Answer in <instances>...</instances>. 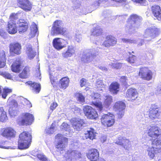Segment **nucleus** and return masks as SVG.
<instances>
[{"mask_svg": "<svg viewBox=\"0 0 161 161\" xmlns=\"http://www.w3.org/2000/svg\"><path fill=\"white\" fill-rule=\"evenodd\" d=\"M142 18L136 14H132L128 19L125 27L126 31L129 33H134L140 25Z\"/></svg>", "mask_w": 161, "mask_h": 161, "instance_id": "nucleus-1", "label": "nucleus"}, {"mask_svg": "<svg viewBox=\"0 0 161 161\" xmlns=\"http://www.w3.org/2000/svg\"><path fill=\"white\" fill-rule=\"evenodd\" d=\"M32 138L31 134L28 132H23L19 135L18 147L19 149H23L28 148Z\"/></svg>", "mask_w": 161, "mask_h": 161, "instance_id": "nucleus-2", "label": "nucleus"}, {"mask_svg": "<svg viewBox=\"0 0 161 161\" xmlns=\"http://www.w3.org/2000/svg\"><path fill=\"white\" fill-rule=\"evenodd\" d=\"M55 140L57 142L56 146V150L57 152V154L59 155L63 153L67 143L68 139L64 137L61 134H58L55 136Z\"/></svg>", "mask_w": 161, "mask_h": 161, "instance_id": "nucleus-3", "label": "nucleus"}, {"mask_svg": "<svg viewBox=\"0 0 161 161\" xmlns=\"http://www.w3.org/2000/svg\"><path fill=\"white\" fill-rule=\"evenodd\" d=\"M62 24V21L59 20L55 21L52 27L51 34L53 35L55 34H64L66 32V29L65 28L61 27Z\"/></svg>", "mask_w": 161, "mask_h": 161, "instance_id": "nucleus-4", "label": "nucleus"}, {"mask_svg": "<svg viewBox=\"0 0 161 161\" xmlns=\"http://www.w3.org/2000/svg\"><path fill=\"white\" fill-rule=\"evenodd\" d=\"M101 120L103 124L108 127L112 125L114 123V116L110 113L101 115Z\"/></svg>", "mask_w": 161, "mask_h": 161, "instance_id": "nucleus-5", "label": "nucleus"}, {"mask_svg": "<svg viewBox=\"0 0 161 161\" xmlns=\"http://www.w3.org/2000/svg\"><path fill=\"white\" fill-rule=\"evenodd\" d=\"M147 131V133L150 140H154L158 136L161 137V130L157 126L148 127Z\"/></svg>", "mask_w": 161, "mask_h": 161, "instance_id": "nucleus-6", "label": "nucleus"}, {"mask_svg": "<svg viewBox=\"0 0 161 161\" xmlns=\"http://www.w3.org/2000/svg\"><path fill=\"white\" fill-rule=\"evenodd\" d=\"M18 14L13 13L10 16V20L8 22V32L11 34H14L16 33L17 30L15 22L14 20L18 18Z\"/></svg>", "mask_w": 161, "mask_h": 161, "instance_id": "nucleus-7", "label": "nucleus"}, {"mask_svg": "<svg viewBox=\"0 0 161 161\" xmlns=\"http://www.w3.org/2000/svg\"><path fill=\"white\" fill-rule=\"evenodd\" d=\"M33 115L29 113H24L22 114L21 119L18 121L20 125H31L34 120Z\"/></svg>", "mask_w": 161, "mask_h": 161, "instance_id": "nucleus-8", "label": "nucleus"}, {"mask_svg": "<svg viewBox=\"0 0 161 161\" xmlns=\"http://www.w3.org/2000/svg\"><path fill=\"white\" fill-rule=\"evenodd\" d=\"M158 111V107L157 105H152L149 110L148 115L149 118L152 120L158 119L160 114V112Z\"/></svg>", "mask_w": 161, "mask_h": 161, "instance_id": "nucleus-9", "label": "nucleus"}, {"mask_svg": "<svg viewBox=\"0 0 161 161\" xmlns=\"http://www.w3.org/2000/svg\"><path fill=\"white\" fill-rule=\"evenodd\" d=\"M115 143L122 146L126 150H129L131 147V145L129 140L121 136L118 137Z\"/></svg>", "mask_w": 161, "mask_h": 161, "instance_id": "nucleus-10", "label": "nucleus"}, {"mask_svg": "<svg viewBox=\"0 0 161 161\" xmlns=\"http://www.w3.org/2000/svg\"><path fill=\"white\" fill-rule=\"evenodd\" d=\"M158 34V29L154 26L150 27L147 29L143 36L144 37L150 38L151 40L156 37Z\"/></svg>", "mask_w": 161, "mask_h": 161, "instance_id": "nucleus-11", "label": "nucleus"}, {"mask_svg": "<svg viewBox=\"0 0 161 161\" xmlns=\"http://www.w3.org/2000/svg\"><path fill=\"white\" fill-rule=\"evenodd\" d=\"M83 110L85 115L89 119H95L97 117V112L91 106L88 105L85 106Z\"/></svg>", "mask_w": 161, "mask_h": 161, "instance_id": "nucleus-12", "label": "nucleus"}, {"mask_svg": "<svg viewBox=\"0 0 161 161\" xmlns=\"http://www.w3.org/2000/svg\"><path fill=\"white\" fill-rule=\"evenodd\" d=\"M153 73L150 70L147 68H141L139 71V75L143 79L149 80L152 79Z\"/></svg>", "mask_w": 161, "mask_h": 161, "instance_id": "nucleus-13", "label": "nucleus"}, {"mask_svg": "<svg viewBox=\"0 0 161 161\" xmlns=\"http://www.w3.org/2000/svg\"><path fill=\"white\" fill-rule=\"evenodd\" d=\"M92 99V103L100 111L103 110V106L102 103L99 102V100L101 99L100 94L98 93H93V95H91Z\"/></svg>", "mask_w": 161, "mask_h": 161, "instance_id": "nucleus-14", "label": "nucleus"}, {"mask_svg": "<svg viewBox=\"0 0 161 161\" xmlns=\"http://www.w3.org/2000/svg\"><path fill=\"white\" fill-rule=\"evenodd\" d=\"M71 122L73 128L77 131L80 130L83 125L85 124L83 119L79 118H72L71 120Z\"/></svg>", "mask_w": 161, "mask_h": 161, "instance_id": "nucleus-15", "label": "nucleus"}, {"mask_svg": "<svg viewBox=\"0 0 161 161\" xmlns=\"http://www.w3.org/2000/svg\"><path fill=\"white\" fill-rule=\"evenodd\" d=\"M2 135L7 138H10L15 136L16 132L13 128L7 127L2 129Z\"/></svg>", "mask_w": 161, "mask_h": 161, "instance_id": "nucleus-16", "label": "nucleus"}, {"mask_svg": "<svg viewBox=\"0 0 161 161\" xmlns=\"http://www.w3.org/2000/svg\"><path fill=\"white\" fill-rule=\"evenodd\" d=\"M17 2L19 7L25 11L31 10L32 5L28 0H17Z\"/></svg>", "mask_w": 161, "mask_h": 161, "instance_id": "nucleus-17", "label": "nucleus"}, {"mask_svg": "<svg viewBox=\"0 0 161 161\" xmlns=\"http://www.w3.org/2000/svg\"><path fill=\"white\" fill-rule=\"evenodd\" d=\"M65 156L68 161H71L74 158H79L80 154L78 151L74 150H69L65 154Z\"/></svg>", "mask_w": 161, "mask_h": 161, "instance_id": "nucleus-18", "label": "nucleus"}, {"mask_svg": "<svg viewBox=\"0 0 161 161\" xmlns=\"http://www.w3.org/2000/svg\"><path fill=\"white\" fill-rule=\"evenodd\" d=\"M148 156L151 159H153L158 153L161 152V147L156 148L155 146L149 147L147 149Z\"/></svg>", "mask_w": 161, "mask_h": 161, "instance_id": "nucleus-19", "label": "nucleus"}, {"mask_svg": "<svg viewBox=\"0 0 161 161\" xmlns=\"http://www.w3.org/2000/svg\"><path fill=\"white\" fill-rule=\"evenodd\" d=\"M99 153L97 149H93L89 151L86 154L87 158L90 160L96 161L98 159Z\"/></svg>", "mask_w": 161, "mask_h": 161, "instance_id": "nucleus-20", "label": "nucleus"}, {"mask_svg": "<svg viewBox=\"0 0 161 161\" xmlns=\"http://www.w3.org/2000/svg\"><path fill=\"white\" fill-rule=\"evenodd\" d=\"M53 43L54 47L58 50L61 49L65 47V41L61 38L54 39Z\"/></svg>", "mask_w": 161, "mask_h": 161, "instance_id": "nucleus-21", "label": "nucleus"}, {"mask_svg": "<svg viewBox=\"0 0 161 161\" xmlns=\"http://www.w3.org/2000/svg\"><path fill=\"white\" fill-rule=\"evenodd\" d=\"M95 54L93 52L92 53L89 52L84 53L81 58L82 61L85 62H90L92 60L93 58L96 57L97 53H95Z\"/></svg>", "mask_w": 161, "mask_h": 161, "instance_id": "nucleus-22", "label": "nucleus"}, {"mask_svg": "<svg viewBox=\"0 0 161 161\" xmlns=\"http://www.w3.org/2000/svg\"><path fill=\"white\" fill-rule=\"evenodd\" d=\"M19 24L18 31L19 33L22 34L27 31L28 27V23L26 20L20 19L19 21Z\"/></svg>", "mask_w": 161, "mask_h": 161, "instance_id": "nucleus-23", "label": "nucleus"}, {"mask_svg": "<svg viewBox=\"0 0 161 161\" xmlns=\"http://www.w3.org/2000/svg\"><path fill=\"white\" fill-rule=\"evenodd\" d=\"M138 93L135 89L131 88L128 89L126 93V96L130 100H135L137 97Z\"/></svg>", "mask_w": 161, "mask_h": 161, "instance_id": "nucleus-24", "label": "nucleus"}, {"mask_svg": "<svg viewBox=\"0 0 161 161\" xmlns=\"http://www.w3.org/2000/svg\"><path fill=\"white\" fill-rule=\"evenodd\" d=\"M22 62L20 58H17L11 66L12 70L15 72H19L20 70V67Z\"/></svg>", "mask_w": 161, "mask_h": 161, "instance_id": "nucleus-25", "label": "nucleus"}, {"mask_svg": "<svg viewBox=\"0 0 161 161\" xmlns=\"http://www.w3.org/2000/svg\"><path fill=\"white\" fill-rule=\"evenodd\" d=\"M9 48L11 52L17 54H19L21 53V46L18 43L11 44Z\"/></svg>", "mask_w": 161, "mask_h": 161, "instance_id": "nucleus-26", "label": "nucleus"}, {"mask_svg": "<svg viewBox=\"0 0 161 161\" xmlns=\"http://www.w3.org/2000/svg\"><path fill=\"white\" fill-rule=\"evenodd\" d=\"M152 11L154 16L158 20H161V10L160 7L158 5H154L152 7Z\"/></svg>", "mask_w": 161, "mask_h": 161, "instance_id": "nucleus-27", "label": "nucleus"}, {"mask_svg": "<svg viewBox=\"0 0 161 161\" xmlns=\"http://www.w3.org/2000/svg\"><path fill=\"white\" fill-rule=\"evenodd\" d=\"M75 48L74 47L68 46L67 50L62 53V56L65 58L71 57L75 54Z\"/></svg>", "mask_w": 161, "mask_h": 161, "instance_id": "nucleus-28", "label": "nucleus"}, {"mask_svg": "<svg viewBox=\"0 0 161 161\" xmlns=\"http://www.w3.org/2000/svg\"><path fill=\"white\" fill-rule=\"evenodd\" d=\"M27 85H30L33 92L36 93H38L41 89L40 84L31 81H28L25 83Z\"/></svg>", "mask_w": 161, "mask_h": 161, "instance_id": "nucleus-29", "label": "nucleus"}, {"mask_svg": "<svg viewBox=\"0 0 161 161\" xmlns=\"http://www.w3.org/2000/svg\"><path fill=\"white\" fill-rule=\"evenodd\" d=\"M69 80L68 77H63L59 80V86L63 89H65L69 86Z\"/></svg>", "mask_w": 161, "mask_h": 161, "instance_id": "nucleus-30", "label": "nucleus"}, {"mask_svg": "<svg viewBox=\"0 0 161 161\" xmlns=\"http://www.w3.org/2000/svg\"><path fill=\"white\" fill-rule=\"evenodd\" d=\"M96 134L95 130L93 129L88 128L85 133V137L86 139H89L92 140L95 138Z\"/></svg>", "mask_w": 161, "mask_h": 161, "instance_id": "nucleus-31", "label": "nucleus"}, {"mask_svg": "<svg viewBox=\"0 0 161 161\" xmlns=\"http://www.w3.org/2000/svg\"><path fill=\"white\" fill-rule=\"evenodd\" d=\"M119 85L117 82L112 83L109 87L110 92L113 94H117L119 91Z\"/></svg>", "mask_w": 161, "mask_h": 161, "instance_id": "nucleus-32", "label": "nucleus"}, {"mask_svg": "<svg viewBox=\"0 0 161 161\" xmlns=\"http://www.w3.org/2000/svg\"><path fill=\"white\" fill-rule=\"evenodd\" d=\"M26 52L30 59L33 58L36 53L33 50L31 46V45H28L26 46Z\"/></svg>", "mask_w": 161, "mask_h": 161, "instance_id": "nucleus-33", "label": "nucleus"}, {"mask_svg": "<svg viewBox=\"0 0 161 161\" xmlns=\"http://www.w3.org/2000/svg\"><path fill=\"white\" fill-rule=\"evenodd\" d=\"M37 25L34 22H32L31 26V32L30 36L31 37L35 36L36 35H38V32Z\"/></svg>", "mask_w": 161, "mask_h": 161, "instance_id": "nucleus-34", "label": "nucleus"}, {"mask_svg": "<svg viewBox=\"0 0 161 161\" xmlns=\"http://www.w3.org/2000/svg\"><path fill=\"white\" fill-rule=\"evenodd\" d=\"M50 78L51 82L52 85L53 83L56 82L58 79V77L59 76V74L57 72L54 71H51L49 73Z\"/></svg>", "mask_w": 161, "mask_h": 161, "instance_id": "nucleus-35", "label": "nucleus"}, {"mask_svg": "<svg viewBox=\"0 0 161 161\" xmlns=\"http://www.w3.org/2000/svg\"><path fill=\"white\" fill-rule=\"evenodd\" d=\"M113 101V97L110 95H106L104 98L103 104L106 108H108Z\"/></svg>", "mask_w": 161, "mask_h": 161, "instance_id": "nucleus-36", "label": "nucleus"}, {"mask_svg": "<svg viewBox=\"0 0 161 161\" xmlns=\"http://www.w3.org/2000/svg\"><path fill=\"white\" fill-rule=\"evenodd\" d=\"M30 68L28 66H26L23 70L22 72L19 75V77L22 78H26L29 75Z\"/></svg>", "mask_w": 161, "mask_h": 161, "instance_id": "nucleus-37", "label": "nucleus"}, {"mask_svg": "<svg viewBox=\"0 0 161 161\" xmlns=\"http://www.w3.org/2000/svg\"><path fill=\"white\" fill-rule=\"evenodd\" d=\"M102 28L99 26H97L93 29L91 31V36H99L101 35L102 33Z\"/></svg>", "mask_w": 161, "mask_h": 161, "instance_id": "nucleus-38", "label": "nucleus"}, {"mask_svg": "<svg viewBox=\"0 0 161 161\" xmlns=\"http://www.w3.org/2000/svg\"><path fill=\"white\" fill-rule=\"evenodd\" d=\"M0 112L1 113L0 116V121L6 122L8 119L6 112L4 111L3 107H0Z\"/></svg>", "mask_w": 161, "mask_h": 161, "instance_id": "nucleus-39", "label": "nucleus"}, {"mask_svg": "<svg viewBox=\"0 0 161 161\" xmlns=\"http://www.w3.org/2000/svg\"><path fill=\"white\" fill-rule=\"evenodd\" d=\"M5 54L3 51L1 52L0 56V68L4 67L5 65Z\"/></svg>", "mask_w": 161, "mask_h": 161, "instance_id": "nucleus-40", "label": "nucleus"}, {"mask_svg": "<svg viewBox=\"0 0 161 161\" xmlns=\"http://www.w3.org/2000/svg\"><path fill=\"white\" fill-rule=\"evenodd\" d=\"M2 91L1 86H0V96L2 95V98L4 99L6 98L8 93L12 92V89L5 88L3 89L2 93L1 94Z\"/></svg>", "mask_w": 161, "mask_h": 161, "instance_id": "nucleus-41", "label": "nucleus"}, {"mask_svg": "<svg viewBox=\"0 0 161 161\" xmlns=\"http://www.w3.org/2000/svg\"><path fill=\"white\" fill-rule=\"evenodd\" d=\"M114 108L117 110H125V103L122 101H119L115 103Z\"/></svg>", "mask_w": 161, "mask_h": 161, "instance_id": "nucleus-42", "label": "nucleus"}, {"mask_svg": "<svg viewBox=\"0 0 161 161\" xmlns=\"http://www.w3.org/2000/svg\"><path fill=\"white\" fill-rule=\"evenodd\" d=\"M105 86L103 84L102 80L98 79L95 84V87L98 88L99 90L103 91L104 89Z\"/></svg>", "mask_w": 161, "mask_h": 161, "instance_id": "nucleus-43", "label": "nucleus"}, {"mask_svg": "<svg viewBox=\"0 0 161 161\" xmlns=\"http://www.w3.org/2000/svg\"><path fill=\"white\" fill-rule=\"evenodd\" d=\"M106 39L108 40L111 46H114L117 43V39L115 37L112 36H107Z\"/></svg>", "mask_w": 161, "mask_h": 161, "instance_id": "nucleus-44", "label": "nucleus"}, {"mask_svg": "<svg viewBox=\"0 0 161 161\" xmlns=\"http://www.w3.org/2000/svg\"><path fill=\"white\" fill-rule=\"evenodd\" d=\"M56 130V128L53 126V124L50 127L47 128L45 130V133L48 134H52Z\"/></svg>", "mask_w": 161, "mask_h": 161, "instance_id": "nucleus-45", "label": "nucleus"}, {"mask_svg": "<svg viewBox=\"0 0 161 161\" xmlns=\"http://www.w3.org/2000/svg\"><path fill=\"white\" fill-rule=\"evenodd\" d=\"M153 140L152 143L153 146H155L156 148L161 147V140L157 139L155 141V139L154 140Z\"/></svg>", "mask_w": 161, "mask_h": 161, "instance_id": "nucleus-46", "label": "nucleus"}, {"mask_svg": "<svg viewBox=\"0 0 161 161\" xmlns=\"http://www.w3.org/2000/svg\"><path fill=\"white\" fill-rule=\"evenodd\" d=\"M75 96L79 102L82 103L84 102L85 98L81 93H77L75 94Z\"/></svg>", "mask_w": 161, "mask_h": 161, "instance_id": "nucleus-47", "label": "nucleus"}, {"mask_svg": "<svg viewBox=\"0 0 161 161\" xmlns=\"http://www.w3.org/2000/svg\"><path fill=\"white\" fill-rule=\"evenodd\" d=\"M0 75L8 79H11L12 78L11 75L7 72L0 71Z\"/></svg>", "mask_w": 161, "mask_h": 161, "instance_id": "nucleus-48", "label": "nucleus"}, {"mask_svg": "<svg viewBox=\"0 0 161 161\" xmlns=\"http://www.w3.org/2000/svg\"><path fill=\"white\" fill-rule=\"evenodd\" d=\"M109 64L112 68L116 69H120L122 66V64L121 63H113L111 62Z\"/></svg>", "mask_w": 161, "mask_h": 161, "instance_id": "nucleus-49", "label": "nucleus"}, {"mask_svg": "<svg viewBox=\"0 0 161 161\" xmlns=\"http://www.w3.org/2000/svg\"><path fill=\"white\" fill-rule=\"evenodd\" d=\"M122 41L124 43H137V41L136 39L131 40L126 38H122Z\"/></svg>", "mask_w": 161, "mask_h": 161, "instance_id": "nucleus-50", "label": "nucleus"}, {"mask_svg": "<svg viewBox=\"0 0 161 161\" xmlns=\"http://www.w3.org/2000/svg\"><path fill=\"white\" fill-rule=\"evenodd\" d=\"M137 59L136 56L132 55L129 57L128 58V61L130 63H135Z\"/></svg>", "mask_w": 161, "mask_h": 161, "instance_id": "nucleus-51", "label": "nucleus"}, {"mask_svg": "<svg viewBox=\"0 0 161 161\" xmlns=\"http://www.w3.org/2000/svg\"><path fill=\"white\" fill-rule=\"evenodd\" d=\"M120 81L125 85H128L127 84L128 79L125 76H123L120 79Z\"/></svg>", "mask_w": 161, "mask_h": 161, "instance_id": "nucleus-52", "label": "nucleus"}, {"mask_svg": "<svg viewBox=\"0 0 161 161\" xmlns=\"http://www.w3.org/2000/svg\"><path fill=\"white\" fill-rule=\"evenodd\" d=\"M69 128V126L66 123H63L61 126V128L62 129H64L65 130H67Z\"/></svg>", "mask_w": 161, "mask_h": 161, "instance_id": "nucleus-53", "label": "nucleus"}, {"mask_svg": "<svg viewBox=\"0 0 161 161\" xmlns=\"http://www.w3.org/2000/svg\"><path fill=\"white\" fill-rule=\"evenodd\" d=\"M132 1L134 2L139 3L142 5L145 6L147 4L146 0H132Z\"/></svg>", "mask_w": 161, "mask_h": 161, "instance_id": "nucleus-54", "label": "nucleus"}, {"mask_svg": "<svg viewBox=\"0 0 161 161\" xmlns=\"http://www.w3.org/2000/svg\"><path fill=\"white\" fill-rule=\"evenodd\" d=\"M118 112V116L119 118H121L124 115L125 110H117Z\"/></svg>", "mask_w": 161, "mask_h": 161, "instance_id": "nucleus-55", "label": "nucleus"}, {"mask_svg": "<svg viewBox=\"0 0 161 161\" xmlns=\"http://www.w3.org/2000/svg\"><path fill=\"white\" fill-rule=\"evenodd\" d=\"M80 85L82 87L84 86H86V79L82 78L80 81Z\"/></svg>", "mask_w": 161, "mask_h": 161, "instance_id": "nucleus-56", "label": "nucleus"}, {"mask_svg": "<svg viewBox=\"0 0 161 161\" xmlns=\"http://www.w3.org/2000/svg\"><path fill=\"white\" fill-rule=\"evenodd\" d=\"M0 35L4 38H6L7 36V33L3 30H0Z\"/></svg>", "mask_w": 161, "mask_h": 161, "instance_id": "nucleus-57", "label": "nucleus"}, {"mask_svg": "<svg viewBox=\"0 0 161 161\" xmlns=\"http://www.w3.org/2000/svg\"><path fill=\"white\" fill-rule=\"evenodd\" d=\"M81 36L79 33L76 34L75 40L78 42H80L81 39Z\"/></svg>", "mask_w": 161, "mask_h": 161, "instance_id": "nucleus-58", "label": "nucleus"}, {"mask_svg": "<svg viewBox=\"0 0 161 161\" xmlns=\"http://www.w3.org/2000/svg\"><path fill=\"white\" fill-rule=\"evenodd\" d=\"M74 7L75 8H80V2L78 1H75L74 2Z\"/></svg>", "mask_w": 161, "mask_h": 161, "instance_id": "nucleus-59", "label": "nucleus"}, {"mask_svg": "<svg viewBox=\"0 0 161 161\" xmlns=\"http://www.w3.org/2000/svg\"><path fill=\"white\" fill-rule=\"evenodd\" d=\"M102 45L106 47H109L111 46L110 44L109 43V41H108V40H107L106 39V40H105L103 43H102Z\"/></svg>", "mask_w": 161, "mask_h": 161, "instance_id": "nucleus-60", "label": "nucleus"}, {"mask_svg": "<svg viewBox=\"0 0 161 161\" xmlns=\"http://www.w3.org/2000/svg\"><path fill=\"white\" fill-rule=\"evenodd\" d=\"M58 105L56 103L53 102L51 104L50 106V109L52 111Z\"/></svg>", "mask_w": 161, "mask_h": 161, "instance_id": "nucleus-61", "label": "nucleus"}, {"mask_svg": "<svg viewBox=\"0 0 161 161\" xmlns=\"http://www.w3.org/2000/svg\"><path fill=\"white\" fill-rule=\"evenodd\" d=\"M8 111L9 114L12 116H15L16 114V111L13 110L12 109H9Z\"/></svg>", "mask_w": 161, "mask_h": 161, "instance_id": "nucleus-62", "label": "nucleus"}, {"mask_svg": "<svg viewBox=\"0 0 161 161\" xmlns=\"http://www.w3.org/2000/svg\"><path fill=\"white\" fill-rule=\"evenodd\" d=\"M37 69L38 70H36L37 74H36V76L37 77H39V78L40 79L41 78H40V77L41 76V73H40V67L39 66H38Z\"/></svg>", "mask_w": 161, "mask_h": 161, "instance_id": "nucleus-63", "label": "nucleus"}, {"mask_svg": "<svg viewBox=\"0 0 161 161\" xmlns=\"http://www.w3.org/2000/svg\"><path fill=\"white\" fill-rule=\"evenodd\" d=\"M156 89L157 93H161V85L158 86Z\"/></svg>", "mask_w": 161, "mask_h": 161, "instance_id": "nucleus-64", "label": "nucleus"}]
</instances>
